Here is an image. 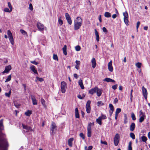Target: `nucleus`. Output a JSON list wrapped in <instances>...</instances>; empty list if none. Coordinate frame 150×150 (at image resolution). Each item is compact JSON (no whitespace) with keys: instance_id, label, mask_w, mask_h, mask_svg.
<instances>
[{"instance_id":"f257e3e1","label":"nucleus","mask_w":150,"mask_h":150,"mask_svg":"<svg viewBox=\"0 0 150 150\" xmlns=\"http://www.w3.org/2000/svg\"><path fill=\"white\" fill-rule=\"evenodd\" d=\"M3 119L0 120V150H6L8 146L6 140L2 138V133L1 131L4 129L3 125Z\"/></svg>"},{"instance_id":"f03ea898","label":"nucleus","mask_w":150,"mask_h":150,"mask_svg":"<svg viewBox=\"0 0 150 150\" xmlns=\"http://www.w3.org/2000/svg\"><path fill=\"white\" fill-rule=\"evenodd\" d=\"M82 18L79 17L76 18L74 21V29L77 30L80 28L82 25Z\"/></svg>"},{"instance_id":"7ed1b4c3","label":"nucleus","mask_w":150,"mask_h":150,"mask_svg":"<svg viewBox=\"0 0 150 150\" xmlns=\"http://www.w3.org/2000/svg\"><path fill=\"white\" fill-rule=\"evenodd\" d=\"M120 140V135L118 133H117L115 135L114 138V143L115 146H116L118 145L119 142Z\"/></svg>"},{"instance_id":"20e7f679","label":"nucleus","mask_w":150,"mask_h":150,"mask_svg":"<svg viewBox=\"0 0 150 150\" xmlns=\"http://www.w3.org/2000/svg\"><path fill=\"white\" fill-rule=\"evenodd\" d=\"M7 34L8 36V38L11 43L12 45H14V40L12 34L10 30H8L7 31Z\"/></svg>"},{"instance_id":"39448f33","label":"nucleus","mask_w":150,"mask_h":150,"mask_svg":"<svg viewBox=\"0 0 150 150\" xmlns=\"http://www.w3.org/2000/svg\"><path fill=\"white\" fill-rule=\"evenodd\" d=\"M61 91L62 93H64L67 89V84L64 81L61 82Z\"/></svg>"},{"instance_id":"423d86ee","label":"nucleus","mask_w":150,"mask_h":150,"mask_svg":"<svg viewBox=\"0 0 150 150\" xmlns=\"http://www.w3.org/2000/svg\"><path fill=\"white\" fill-rule=\"evenodd\" d=\"M37 27L39 30L42 31L44 30H46L47 28L45 27L44 25L40 22H38L37 24Z\"/></svg>"},{"instance_id":"0eeeda50","label":"nucleus","mask_w":150,"mask_h":150,"mask_svg":"<svg viewBox=\"0 0 150 150\" xmlns=\"http://www.w3.org/2000/svg\"><path fill=\"white\" fill-rule=\"evenodd\" d=\"M92 124H93V123H90L88 124L87 128V136L88 137H91V127Z\"/></svg>"},{"instance_id":"6e6552de","label":"nucleus","mask_w":150,"mask_h":150,"mask_svg":"<svg viewBox=\"0 0 150 150\" xmlns=\"http://www.w3.org/2000/svg\"><path fill=\"white\" fill-rule=\"evenodd\" d=\"M142 90L143 95L144 98L145 100H147V96L148 93L146 88H145L144 86L142 87Z\"/></svg>"},{"instance_id":"1a4fd4ad","label":"nucleus","mask_w":150,"mask_h":150,"mask_svg":"<svg viewBox=\"0 0 150 150\" xmlns=\"http://www.w3.org/2000/svg\"><path fill=\"white\" fill-rule=\"evenodd\" d=\"M56 126L55 123L52 122L51 125V133L53 134L54 133L55 131L56 130Z\"/></svg>"},{"instance_id":"9d476101","label":"nucleus","mask_w":150,"mask_h":150,"mask_svg":"<svg viewBox=\"0 0 150 150\" xmlns=\"http://www.w3.org/2000/svg\"><path fill=\"white\" fill-rule=\"evenodd\" d=\"M65 16L66 18L67 21L68 23L70 25L71 24L72 21L69 13H66Z\"/></svg>"},{"instance_id":"9b49d317","label":"nucleus","mask_w":150,"mask_h":150,"mask_svg":"<svg viewBox=\"0 0 150 150\" xmlns=\"http://www.w3.org/2000/svg\"><path fill=\"white\" fill-rule=\"evenodd\" d=\"M23 127V129H25L26 130V132H28L29 131H34L33 129H32L31 127L28 126L27 125L22 124Z\"/></svg>"},{"instance_id":"f8f14e48","label":"nucleus","mask_w":150,"mask_h":150,"mask_svg":"<svg viewBox=\"0 0 150 150\" xmlns=\"http://www.w3.org/2000/svg\"><path fill=\"white\" fill-rule=\"evenodd\" d=\"M30 97L33 104V105H37L38 104V100L35 98V96L31 95Z\"/></svg>"},{"instance_id":"ddd939ff","label":"nucleus","mask_w":150,"mask_h":150,"mask_svg":"<svg viewBox=\"0 0 150 150\" xmlns=\"http://www.w3.org/2000/svg\"><path fill=\"white\" fill-rule=\"evenodd\" d=\"M30 69L33 72L34 74L38 75V73L35 66L33 65H31L30 67Z\"/></svg>"},{"instance_id":"4468645a","label":"nucleus","mask_w":150,"mask_h":150,"mask_svg":"<svg viewBox=\"0 0 150 150\" xmlns=\"http://www.w3.org/2000/svg\"><path fill=\"white\" fill-rule=\"evenodd\" d=\"M11 67L10 65L6 66L5 68V70L3 72V74L8 73L11 69Z\"/></svg>"},{"instance_id":"2eb2a0df","label":"nucleus","mask_w":150,"mask_h":150,"mask_svg":"<svg viewBox=\"0 0 150 150\" xmlns=\"http://www.w3.org/2000/svg\"><path fill=\"white\" fill-rule=\"evenodd\" d=\"M108 68L110 72L113 71V68L112 66V61L111 60L108 64Z\"/></svg>"},{"instance_id":"dca6fc26","label":"nucleus","mask_w":150,"mask_h":150,"mask_svg":"<svg viewBox=\"0 0 150 150\" xmlns=\"http://www.w3.org/2000/svg\"><path fill=\"white\" fill-rule=\"evenodd\" d=\"M92 67L93 68H95L96 65V60L94 58H93L91 60Z\"/></svg>"},{"instance_id":"f3484780","label":"nucleus","mask_w":150,"mask_h":150,"mask_svg":"<svg viewBox=\"0 0 150 150\" xmlns=\"http://www.w3.org/2000/svg\"><path fill=\"white\" fill-rule=\"evenodd\" d=\"M102 92V90L100 88H98L97 87L96 88V94L98 97L101 96Z\"/></svg>"},{"instance_id":"a211bd4d","label":"nucleus","mask_w":150,"mask_h":150,"mask_svg":"<svg viewBox=\"0 0 150 150\" xmlns=\"http://www.w3.org/2000/svg\"><path fill=\"white\" fill-rule=\"evenodd\" d=\"M97 87H96L94 88H92L88 91L89 93L93 95L94 93H96V91Z\"/></svg>"},{"instance_id":"6ab92c4d","label":"nucleus","mask_w":150,"mask_h":150,"mask_svg":"<svg viewBox=\"0 0 150 150\" xmlns=\"http://www.w3.org/2000/svg\"><path fill=\"white\" fill-rule=\"evenodd\" d=\"M75 117L76 118H79L80 117L79 113L78 108H76L75 109Z\"/></svg>"},{"instance_id":"aec40b11","label":"nucleus","mask_w":150,"mask_h":150,"mask_svg":"<svg viewBox=\"0 0 150 150\" xmlns=\"http://www.w3.org/2000/svg\"><path fill=\"white\" fill-rule=\"evenodd\" d=\"M103 81H106L108 82L114 83L115 82V80L108 78H105L103 80Z\"/></svg>"},{"instance_id":"412c9836","label":"nucleus","mask_w":150,"mask_h":150,"mask_svg":"<svg viewBox=\"0 0 150 150\" xmlns=\"http://www.w3.org/2000/svg\"><path fill=\"white\" fill-rule=\"evenodd\" d=\"M79 85L81 87V89H83L84 88L83 84V83L82 80L80 79L79 80L78 82Z\"/></svg>"},{"instance_id":"4be33fe9","label":"nucleus","mask_w":150,"mask_h":150,"mask_svg":"<svg viewBox=\"0 0 150 150\" xmlns=\"http://www.w3.org/2000/svg\"><path fill=\"white\" fill-rule=\"evenodd\" d=\"M135 127V125L134 123H132L130 127V130L131 131H133Z\"/></svg>"},{"instance_id":"5701e85b","label":"nucleus","mask_w":150,"mask_h":150,"mask_svg":"<svg viewBox=\"0 0 150 150\" xmlns=\"http://www.w3.org/2000/svg\"><path fill=\"white\" fill-rule=\"evenodd\" d=\"M74 140L73 138H71L69 139L68 140V144L69 146L70 147H72V142Z\"/></svg>"},{"instance_id":"b1692460","label":"nucleus","mask_w":150,"mask_h":150,"mask_svg":"<svg viewBox=\"0 0 150 150\" xmlns=\"http://www.w3.org/2000/svg\"><path fill=\"white\" fill-rule=\"evenodd\" d=\"M63 24V21L61 19V17H59L58 18V25L61 26Z\"/></svg>"},{"instance_id":"393cba45","label":"nucleus","mask_w":150,"mask_h":150,"mask_svg":"<svg viewBox=\"0 0 150 150\" xmlns=\"http://www.w3.org/2000/svg\"><path fill=\"white\" fill-rule=\"evenodd\" d=\"M62 50L64 54L65 55H67V46L66 45L64 46V47L62 48Z\"/></svg>"},{"instance_id":"a878e982","label":"nucleus","mask_w":150,"mask_h":150,"mask_svg":"<svg viewBox=\"0 0 150 150\" xmlns=\"http://www.w3.org/2000/svg\"><path fill=\"white\" fill-rule=\"evenodd\" d=\"M95 34L96 36V40L97 42L99 41V36L98 33L96 29H95Z\"/></svg>"},{"instance_id":"bb28decb","label":"nucleus","mask_w":150,"mask_h":150,"mask_svg":"<svg viewBox=\"0 0 150 150\" xmlns=\"http://www.w3.org/2000/svg\"><path fill=\"white\" fill-rule=\"evenodd\" d=\"M36 79L35 80V81L36 82L38 81L40 82H42L44 80L42 78H39L38 76H36Z\"/></svg>"},{"instance_id":"cd10ccee","label":"nucleus","mask_w":150,"mask_h":150,"mask_svg":"<svg viewBox=\"0 0 150 150\" xmlns=\"http://www.w3.org/2000/svg\"><path fill=\"white\" fill-rule=\"evenodd\" d=\"M11 89L10 88L8 93H5V96L8 98L10 97L11 93Z\"/></svg>"},{"instance_id":"c85d7f7f","label":"nucleus","mask_w":150,"mask_h":150,"mask_svg":"<svg viewBox=\"0 0 150 150\" xmlns=\"http://www.w3.org/2000/svg\"><path fill=\"white\" fill-rule=\"evenodd\" d=\"M104 16L106 18H110L111 17V13L108 12H106L104 14Z\"/></svg>"},{"instance_id":"c756f323","label":"nucleus","mask_w":150,"mask_h":150,"mask_svg":"<svg viewBox=\"0 0 150 150\" xmlns=\"http://www.w3.org/2000/svg\"><path fill=\"white\" fill-rule=\"evenodd\" d=\"M101 117H99L96 120V121L99 125H102L101 119Z\"/></svg>"},{"instance_id":"7c9ffc66","label":"nucleus","mask_w":150,"mask_h":150,"mask_svg":"<svg viewBox=\"0 0 150 150\" xmlns=\"http://www.w3.org/2000/svg\"><path fill=\"white\" fill-rule=\"evenodd\" d=\"M32 114V111L31 110H28L27 111L25 112V115L27 116H29Z\"/></svg>"},{"instance_id":"2f4dec72","label":"nucleus","mask_w":150,"mask_h":150,"mask_svg":"<svg viewBox=\"0 0 150 150\" xmlns=\"http://www.w3.org/2000/svg\"><path fill=\"white\" fill-rule=\"evenodd\" d=\"M127 115L126 114H124V123L125 124H126L127 122Z\"/></svg>"},{"instance_id":"473e14b6","label":"nucleus","mask_w":150,"mask_h":150,"mask_svg":"<svg viewBox=\"0 0 150 150\" xmlns=\"http://www.w3.org/2000/svg\"><path fill=\"white\" fill-rule=\"evenodd\" d=\"M10 10L11 9L9 8H6L4 9V11L5 12L10 13L12 11V10H11V11Z\"/></svg>"},{"instance_id":"72a5a7b5","label":"nucleus","mask_w":150,"mask_h":150,"mask_svg":"<svg viewBox=\"0 0 150 150\" xmlns=\"http://www.w3.org/2000/svg\"><path fill=\"white\" fill-rule=\"evenodd\" d=\"M86 111L87 113H89L91 111L90 106H86Z\"/></svg>"},{"instance_id":"f704fd0d","label":"nucleus","mask_w":150,"mask_h":150,"mask_svg":"<svg viewBox=\"0 0 150 150\" xmlns=\"http://www.w3.org/2000/svg\"><path fill=\"white\" fill-rule=\"evenodd\" d=\"M20 31L21 33L24 35H26V36H27V32L22 29H21L20 30Z\"/></svg>"},{"instance_id":"c9c22d12","label":"nucleus","mask_w":150,"mask_h":150,"mask_svg":"<svg viewBox=\"0 0 150 150\" xmlns=\"http://www.w3.org/2000/svg\"><path fill=\"white\" fill-rule=\"evenodd\" d=\"M41 102L42 105L44 107L46 106L45 104V100L42 98H41Z\"/></svg>"},{"instance_id":"e433bc0d","label":"nucleus","mask_w":150,"mask_h":150,"mask_svg":"<svg viewBox=\"0 0 150 150\" xmlns=\"http://www.w3.org/2000/svg\"><path fill=\"white\" fill-rule=\"evenodd\" d=\"M145 117L144 113L142 110H141L139 112V117Z\"/></svg>"},{"instance_id":"4c0bfd02","label":"nucleus","mask_w":150,"mask_h":150,"mask_svg":"<svg viewBox=\"0 0 150 150\" xmlns=\"http://www.w3.org/2000/svg\"><path fill=\"white\" fill-rule=\"evenodd\" d=\"M130 136L131 138H132L133 139H135V136L133 133L131 132L130 133Z\"/></svg>"},{"instance_id":"58836bf2","label":"nucleus","mask_w":150,"mask_h":150,"mask_svg":"<svg viewBox=\"0 0 150 150\" xmlns=\"http://www.w3.org/2000/svg\"><path fill=\"white\" fill-rule=\"evenodd\" d=\"M128 150H132V142L131 141L129 142L128 146Z\"/></svg>"},{"instance_id":"ea45409f","label":"nucleus","mask_w":150,"mask_h":150,"mask_svg":"<svg viewBox=\"0 0 150 150\" xmlns=\"http://www.w3.org/2000/svg\"><path fill=\"white\" fill-rule=\"evenodd\" d=\"M128 18H124V22L125 24H126V25H129V21L128 19Z\"/></svg>"},{"instance_id":"a19ab883","label":"nucleus","mask_w":150,"mask_h":150,"mask_svg":"<svg viewBox=\"0 0 150 150\" xmlns=\"http://www.w3.org/2000/svg\"><path fill=\"white\" fill-rule=\"evenodd\" d=\"M8 6L9 8L11 9V10H13V8L10 2H8Z\"/></svg>"},{"instance_id":"79ce46f5","label":"nucleus","mask_w":150,"mask_h":150,"mask_svg":"<svg viewBox=\"0 0 150 150\" xmlns=\"http://www.w3.org/2000/svg\"><path fill=\"white\" fill-rule=\"evenodd\" d=\"M97 106H100L104 105V103L101 101H99L97 103Z\"/></svg>"},{"instance_id":"37998d69","label":"nucleus","mask_w":150,"mask_h":150,"mask_svg":"<svg viewBox=\"0 0 150 150\" xmlns=\"http://www.w3.org/2000/svg\"><path fill=\"white\" fill-rule=\"evenodd\" d=\"M85 95H84V94H83L82 95V96H81V95H78L77 96V97L78 98H79V99H83L84 97H85Z\"/></svg>"},{"instance_id":"c03bdc74","label":"nucleus","mask_w":150,"mask_h":150,"mask_svg":"<svg viewBox=\"0 0 150 150\" xmlns=\"http://www.w3.org/2000/svg\"><path fill=\"white\" fill-rule=\"evenodd\" d=\"M135 65L138 68H139L141 67L142 64L140 62H137L136 63Z\"/></svg>"},{"instance_id":"a18cd8bd","label":"nucleus","mask_w":150,"mask_h":150,"mask_svg":"<svg viewBox=\"0 0 150 150\" xmlns=\"http://www.w3.org/2000/svg\"><path fill=\"white\" fill-rule=\"evenodd\" d=\"M145 117H142V116L140 117V118L139 119V122L140 123H141L142 122H143V121L144 120Z\"/></svg>"},{"instance_id":"49530a36","label":"nucleus","mask_w":150,"mask_h":150,"mask_svg":"<svg viewBox=\"0 0 150 150\" xmlns=\"http://www.w3.org/2000/svg\"><path fill=\"white\" fill-rule=\"evenodd\" d=\"M81 47L79 45H77L75 47V50L77 51H79L81 50Z\"/></svg>"},{"instance_id":"de8ad7c7","label":"nucleus","mask_w":150,"mask_h":150,"mask_svg":"<svg viewBox=\"0 0 150 150\" xmlns=\"http://www.w3.org/2000/svg\"><path fill=\"white\" fill-rule=\"evenodd\" d=\"M11 75H9V76H8L7 78L6 79L5 82H8L9 81L11 80Z\"/></svg>"},{"instance_id":"09e8293b","label":"nucleus","mask_w":150,"mask_h":150,"mask_svg":"<svg viewBox=\"0 0 150 150\" xmlns=\"http://www.w3.org/2000/svg\"><path fill=\"white\" fill-rule=\"evenodd\" d=\"M99 117H101L100 118L101 120H104L107 118V117L105 115L103 114H102L101 116Z\"/></svg>"},{"instance_id":"8fccbe9b","label":"nucleus","mask_w":150,"mask_h":150,"mask_svg":"<svg viewBox=\"0 0 150 150\" xmlns=\"http://www.w3.org/2000/svg\"><path fill=\"white\" fill-rule=\"evenodd\" d=\"M142 141L144 142H146V140H147V137L144 136H142Z\"/></svg>"},{"instance_id":"3c124183","label":"nucleus","mask_w":150,"mask_h":150,"mask_svg":"<svg viewBox=\"0 0 150 150\" xmlns=\"http://www.w3.org/2000/svg\"><path fill=\"white\" fill-rule=\"evenodd\" d=\"M123 16H124V18H128V15L127 13V12H124L123 13Z\"/></svg>"},{"instance_id":"603ef678","label":"nucleus","mask_w":150,"mask_h":150,"mask_svg":"<svg viewBox=\"0 0 150 150\" xmlns=\"http://www.w3.org/2000/svg\"><path fill=\"white\" fill-rule=\"evenodd\" d=\"M109 107L110 108V110H114V107L112 104H110H110H109Z\"/></svg>"},{"instance_id":"864d4df0","label":"nucleus","mask_w":150,"mask_h":150,"mask_svg":"<svg viewBox=\"0 0 150 150\" xmlns=\"http://www.w3.org/2000/svg\"><path fill=\"white\" fill-rule=\"evenodd\" d=\"M53 58L54 60H56L57 61L58 60V58L57 54H54Z\"/></svg>"},{"instance_id":"5fc2aeb1","label":"nucleus","mask_w":150,"mask_h":150,"mask_svg":"<svg viewBox=\"0 0 150 150\" xmlns=\"http://www.w3.org/2000/svg\"><path fill=\"white\" fill-rule=\"evenodd\" d=\"M121 109L120 108H117L116 109L115 112V114H118L121 111Z\"/></svg>"},{"instance_id":"6e6d98bb","label":"nucleus","mask_w":150,"mask_h":150,"mask_svg":"<svg viewBox=\"0 0 150 150\" xmlns=\"http://www.w3.org/2000/svg\"><path fill=\"white\" fill-rule=\"evenodd\" d=\"M92 148L93 147L91 146H89L88 149H87V147L86 146L85 147V150H91Z\"/></svg>"},{"instance_id":"4d7b16f0","label":"nucleus","mask_w":150,"mask_h":150,"mask_svg":"<svg viewBox=\"0 0 150 150\" xmlns=\"http://www.w3.org/2000/svg\"><path fill=\"white\" fill-rule=\"evenodd\" d=\"M131 117L132 120H135L136 119L135 115L133 113H132L131 114Z\"/></svg>"},{"instance_id":"13d9d810","label":"nucleus","mask_w":150,"mask_h":150,"mask_svg":"<svg viewBox=\"0 0 150 150\" xmlns=\"http://www.w3.org/2000/svg\"><path fill=\"white\" fill-rule=\"evenodd\" d=\"M80 136L84 140L85 139V136L82 133H81L79 134Z\"/></svg>"},{"instance_id":"bf43d9fd","label":"nucleus","mask_w":150,"mask_h":150,"mask_svg":"<svg viewBox=\"0 0 150 150\" xmlns=\"http://www.w3.org/2000/svg\"><path fill=\"white\" fill-rule=\"evenodd\" d=\"M30 63L33 64H35V65H37L38 64V62H36L35 61H31Z\"/></svg>"},{"instance_id":"052dcab7","label":"nucleus","mask_w":150,"mask_h":150,"mask_svg":"<svg viewBox=\"0 0 150 150\" xmlns=\"http://www.w3.org/2000/svg\"><path fill=\"white\" fill-rule=\"evenodd\" d=\"M29 9L31 11H32L33 10V6L31 4H29Z\"/></svg>"},{"instance_id":"680f3d73","label":"nucleus","mask_w":150,"mask_h":150,"mask_svg":"<svg viewBox=\"0 0 150 150\" xmlns=\"http://www.w3.org/2000/svg\"><path fill=\"white\" fill-rule=\"evenodd\" d=\"M117 84L115 85L112 86V88L114 90H115L117 88Z\"/></svg>"},{"instance_id":"e2e57ef3","label":"nucleus","mask_w":150,"mask_h":150,"mask_svg":"<svg viewBox=\"0 0 150 150\" xmlns=\"http://www.w3.org/2000/svg\"><path fill=\"white\" fill-rule=\"evenodd\" d=\"M100 143L101 144H104L105 145H107L108 144L107 142L105 141H103L102 140L100 141Z\"/></svg>"},{"instance_id":"0e129e2a","label":"nucleus","mask_w":150,"mask_h":150,"mask_svg":"<svg viewBox=\"0 0 150 150\" xmlns=\"http://www.w3.org/2000/svg\"><path fill=\"white\" fill-rule=\"evenodd\" d=\"M91 101L90 100H88L87 101L86 106H90V104H91Z\"/></svg>"},{"instance_id":"69168bd1","label":"nucleus","mask_w":150,"mask_h":150,"mask_svg":"<svg viewBox=\"0 0 150 150\" xmlns=\"http://www.w3.org/2000/svg\"><path fill=\"white\" fill-rule=\"evenodd\" d=\"M103 32L105 33H107L108 32V30H107L106 28L105 27H103Z\"/></svg>"},{"instance_id":"338daca9","label":"nucleus","mask_w":150,"mask_h":150,"mask_svg":"<svg viewBox=\"0 0 150 150\" xmlns=\"http://www.w3.org/2000/svg\"><path fill=\"white\" fill-rule=\"evenodd\" d=\"M118 102V100L117 98H115L114 99L113 101V103L115 104L117 103Z\"/></svg>"},{"instance_id":"774afa93","label":"nucleus","mask_w":150,"mask_h":150,"mask_svg":"<svg viewBox=\"0 0 150 150\" xmlns=\"http://www.w3.org/2000/svg\"><path fill=\"white\" fill-rule=\"evenodd\" d=\"M140 24V22L139 21H138L137 24V26H136V28L137 29V30H138V29L139 27V26Z\"/></svg>"}]
</instances>
